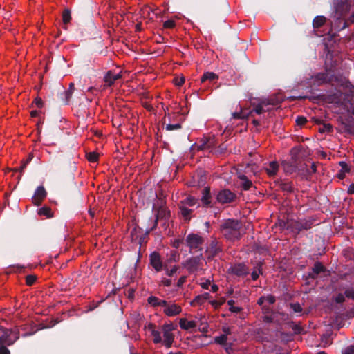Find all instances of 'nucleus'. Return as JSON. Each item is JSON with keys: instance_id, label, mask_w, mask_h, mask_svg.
I'll list each match as a JSON object with an SVG mask.
<instances>
[{"instance_id": "nucleus-35", "label": "nucleus", "mask_w": 354, "mask_h": 354, "mask_svg": "<svg viewBox=\"0 0 354 354\" xmlns=\"http://www.w3.org/2000/svg\"><path fill=\"white\" fill-rule=\"evenodd\" d=\"M140 231H141V229L140 227H138V226H135L132 229V230L131 231V234H130L132 241L139 240V243H141V242L142 241V238L140 237L138 234L139 232H140Z\"/></svg>"}, {"instance_id": "nucleus-50", "label": "nucleus", "mask_w": 354, "mask_h": 354, "mask_svg": "<svg viewBox=\"0 0 354 354\" xmlns=\"http://www.w3.org/2000/svg\"><path fill=\"white\" fill-rule=\"evenodd\" d=\"M36 276L30 274L27 275L26 277V283L28 286H32L36 281Z\"/></svg>"}, {"instance_id": "nucleus-6", "label": "nucleus", "mask_w": 354, "mask_h": 354, "mask_svg": "<svg viewBox=\"0 0 354 354\" xmlns=\"http://www.w3.org/2000/svg\"><path fill=\"white\" fill-rule=\"evenodd\" d=\"M186 243L189 248V252L191 253L193 250L196 251H202V245L204 239L196 234H189L186 237Z\"/></svg>"}, {"instance_id": "nucleus-48", "label": "nucleus", "mask_w": 354, "mask_h": 354, "mask_svg": "<svg viewBox=\"0 0 354 354\" xmlns=\"http://www.w3.org/2000/svg\"><path fill=\"white\" fill-rule=\"evenodd\" d=\"M225 302V298H221L219 300H212L210 301V304L214 308H218L221 306Z\"/></svg>"}, {"instance_id": "nucleus-14", "label": "nucleus", "mask_w": 354, "mask_h": 354, "mask_svg": "<svg viewBox=\"0 0 354 354\" xmlns=\"http://www.w3.org/2000/svg\"><path fill=\"white\" fill-rule=\"evenodd\" d=\"M330 84L335 86L346 87L347 80L342 75L333 73L330 71Z\"/></svg>"}, {"instance_id": "nucleus-12", "label": "nucleus", "mask_w": 354, "mask_h": 354, "mask_svg": "<svg viewBox=\"0 0 354 354\" xmlns=\"http://www.w3.org/2000/svg\"><path fill=\"white\" fill-rule=\"evenodd\" d=\"M206 252L208 253V259H212L216 257L218 253L222 252V248L218 241L212 240L209 246L207 247Z\"/></svg>"}, {"instance_id": "nucleus-23", "label": "nucleus", "mask_w": 354, "mask_h": 354, "mask_svg": "<svg viewBox=\"0 0 354 354\" xmlns=\"http://www.w3.org/2000/svg\"><path fill=\"white\" fill-rule=\"evenodd\" d=\"M12 345V342L6 336L0 335V354H11L8 347Z\"/></svg>"}, {"instance_id": "nucleus-25", "label": "nucleus", "mask_w": 354, "mask_h": 354, "mask_svg": "<svg viewBox=\"0 0 354 354\" xmlns=\"http://www.w3.org/2000/svg\"><path fill=\"white\" fill-rule=\"evenodd\" d=\"M147 302L153 307L163 306L167 304V301L160 299L156 296H150L147 299Z\"/></svg>"}, {"instance_id": "nucleus-31", "label": "nucleus", "mask_w": 354, "mask_h": 354, "mask_svg": "<svg viewBox=\"0 0 354 354\" xmlns=\"http://www.w3.org/2000/svg\"><path fill=\"white\" fill-rule=\"evenodd\" d=\"M74 90H75V85L73 83L71 82L69 84V87H68V90H66L64 92L65 104H69L70 100L72 97Z\"/></svg>"}, {"instance_id": "nucleus-10", "label": "nucleus", "mask_w": 354, "mask_h": 354, "mask_svg": "<svg viewBox=\"0 0 354 354\" xmlns=\"http://www.w3.org/2000/svg\"><path fill=\"white\" fill-rule=\"evenodd\" d=\"M163 313L168 317H174L179 315L182 312V308L180 305L175 303H168L163 306Z\"/></svg>"}, {"instance_id": "nucleus-24", "label": "nucleus", "mask_w": 354, "mask_h": 354, "mask_svg": "<svg viewBox=\"0 0 354 354\" xmlns=\"http://www.w3.org/2000/svg\"><path fill=\"white\" fill-rule=\"evenodd\" d=\"M1 330L3 331V334L1 335L6 336L7 339H8L12 342V345L19 338V335L18 331L8 330L5 328H1Z\"/></svg>"}, {"instance_id": "nucleus-51", "label": "nucleus", "mask_w": 354, "mask_h": 354, "mask_svg": "<svg viewBox=\"0 0 354 354\" xmlns=\"http://www.w3.org/2000/svg\"><path fill=\"white\" fill-rule=\"evenodd\" d=\"M345 295L344 293H339L335 297H333L334 301L337 304H342L345 301Z\"/></svg>"}, {"instance_id": "nucleus-54", "label": "nucleus", "mask_w": 354, "mask_h": 354, "mask_svg": "<svg viewBox=\"0 0 354 354\" xmlns=\"http://www.w3.org/2000/svg\"><path fill=\"white\" fill-rule=\"evenodd\" d=\"M291 328L295 335L301 334V332L303 331V328L298 324H292V326H291Z\"/></svg>"}, {"instance_id": "nucleus-63", "label": "nucleus", "mask_w": 354, "mask_h": 354, "mask_svg": "<svg viewBox=\"0 0 354 354\" xmlns=\"http://www.w3.org/2000/svg\"><path fill=\"white\" fill-rule=\"evenodd\" d=\"M266 301H268L270 304H272L276 301V298L272 295H268L266 296Z\"/></svg>"}, {"instance_id": "nucleus-22", "label": "nucleus", "mask_w": 354, "mask_h": 354, "mask_svg": "<svg viewBox=\"0 0 354 354\" xmlns=\"http://www.w3.org/2000/svg\"><path fill=\"white\" fill-rule=\"evenodd\" d=\"M326 271V268L321 262L317 261L314 263L313 267L310 272H308V277L311 279H316L319 274Z\"/></svg>"}, {"instance_id": "nucleus-16", "label": "nucleus", "mask_w": 354, "mask_h": 354, "mask_svg": "<svg viewBox=\"0 0 354 354\" xmlns=\"http://www.w3.org/2000/svg\"><path fill=\"white\" fill-rule=\"evenodd\" d=\"M122 77L121 73H115L113 71H108L104 76L106 86H111L115 82Z\"/></svg>"}, {"instance_id": "nucleus-5", "label": "nucleus", "mask_w": 354, "mask_h": 354, "mask_svg": "<svg viewBox=\"0 0 354 354\" xmlns=\"http://www.w3.org/2000/svg\"><path fill=\"white\" fill-rule=\"evenodd\" d=\"M176 328V326H174L171 322L169 324H165L162 326L164 337L162 343L167 348H169L172 346L174 340V335L172 333V331L174 330Z\"/></svg>"}, {"instance_id": "nucleus-53", "label": "nucleus", "mask_w": 354, "mask_h": 354, "mask_svg": "<svg viewBox=\"0 0 354 354\" xmlns=\"http://www.w3.org/2000/svg\"><path fill=\"white\" fill-rule=\"evenodd\" d=\"M290 308L295 313H301L302 308L299 303L290 304Z\"/></svg>"}, {"instance_id": "nucleus-28", "label": "nucleus", "mask_w": 354, "mask_h": 354, "mask_svg": "<svg viewBox=\"0 0 354 354\" xmlns=\"http://www.w3.org/2000/svg\"><path fill=\"white\" fill-rule=\"evenodd\" d=\"M218 79V76L213 72L204 73L201 77V82L204 83L206 81H209L210 83L214 82L215 80Z\"/></svg>"}, {"instance_id": "nucleus-59", "label": "nucleus", "mask_w": 354, "mask_h": 354, "mask_svg": "<svg viewBox=\"0 0 354 354\" xmlns=\"http://www.w3.org/2000/svg\"><path fill=\"white\" fill-rule=\"evenodd\" d=\"M35 104V106L39 109L41 108L44 105L43 100L40 97H36L32 102V104Z\"/></svg>"}, {"instance_id": "nucleus-7", "label": "nucleus", "mask_w": 354, "mask_h": 354, "mask_svg": "<svg viewBox=\"0 0 354 354\" xmlns=\"http://www.w3.org/2000/svg\"><path fill=\"white\" fill-rule=\"evenodd\" d=\"M338 122L344 132L349 135H354V118L352 115L340 117Z\"/></svg>"}, {"instance_id": "nucleus-43", "label": "nucleus", "mask_w": 354, "mask_h": 354, "mask_svg": "<svg viewBox=\"0 0 354 354\" xmlns=\"http://www.w3.org/2000/svg\"><path fill=\"white\" fill-rule=\"evenodd\" d=\"M205 139L207 142V149H211L216 146V142L214 136L205 137Z\"/></svg>"}, {"instance_id": "nucleus-29", "label": "nucleus", "mask_w": 354, "mask_h": 354, "mask_svg": "<svg viewBox=\"0 0 354 354\" xmlns=\"http://www.w3.org/2000/svg\"><path fill=\"white\" fill-rule=\"evenodd\" d=\"M279 169V164L277 161H272L269 164V167L266 168V172L269 176L277 175Z\"/></svg>"}, {"instance_id": "nucleus-64", "label": "nucleus", "mask_w": 354, "mask_h": 354, "mask_svg": "<svg viewBox=\"0 0 354 354\" xmlns=\"http://www.w3.org/2000/svg\"><path fill=\"white\" fill-rule=\"evenodd\" d=\"M344 354H354V345H351L346 347Z\"/></svg>"}, {"instance_id": "nucleus-18", "label": "nucleus", "mask_w": 354, "mask_h": 354, "mask_svg": "<svg viewBox=\"0 0 354 354\" xmlns=\"http://www.w3.org/2000/svg\"><path fill=\"white\" fill-rule=\"evenodd\" d=\"M301 147H295L290 150V160L292 162H294V163H296V165L301 166L303 165V169L304 170V167H307L306 164H301V156L300 153L301 151Z\"/></svg>"}, {"instance_id": "nucleus-37", "label": "nucleus", "mask_w": 354, "mask_h": 354, "mask_svg": "<svg viewBox=\"0 0 354 354\" xmlns=\"http://www.w3.org/2000/svg\"><path fill=\"white\" fill-rule=\"evenodd\" d=\"M180 213L182 216L187 220H189L190 218V214L192 212V210L186 207L184 205H182L179 207Z\"/></svg>"}, {"instance_id": "nucleus-11", "label": "nucleus", "mask_w": 354, "mask_h": 354, "mask_svg": "<svg viewBox=\"0 0 354 354\" xmlns=\"http://www.w3.org/2000/svg\"><path fill=\"white\" fill-rule=\"evenodd\" d=\"M47 196V192L44 188V186L41 185L39 186L35 192V194L32 198V203L36 206H39L42 201L44 200V198Z\"/></svg>"}, {"instance_id": "nucleus-42", "label": "nucleus", "mask_w": 354, "mask_h": 354, "mask_svg": "<svg viewBox=\"0 0 354 354\" xmlns=\"http://www.w3.org/2000/svg\"><path fill=\"white\" fill-rule=\"evenodd\" d=\"M87 160L91 162H95L97 161L99 155L96 152H89L86 154Z\"/></svg>"}, {"instance_id": "nucleus-33", "label": "nucleus", "mask_w": 354, "mask_h": 354, "mask_svg": "<svg viewBox=\"0 0 354 354\" xmlns=\"http://www.w3.org/2000/svg\"><path fill=\"white\" fill-rule=\"evenodd\" d=\"M326 21V18L324 16H317L313 21V26L314 28H319L323 26Z\"/></svg>"}, {"instance_id": "nucleus-52", "label": "nucleus", "mask_w": 354, "mask_h": 354, "mask_svg": "<svg viewBox=\"0 0 354 354\" xmlns=\"http://www.w3.org/2000/svg\"><path fill=\"white\" fill-rule=\"evenodd\" d=\"M263 102H265L266 106H268V105L275 106L279 103V100L274 98L263 100Z\"/></svg>"}, {"instance_id": "nucleus-30", "label": "nucleus", "mask_w": 354, "mask_h": 354, "mask_svg": "<svg viewBox=\"0 0 354 354\" xmlns=\"http://www.w3.org/2000/svg\"><path fill=\"white\" fill-rule=\"evenodd\" d=\"M238 177L241 180V187L244 190H249L252 186V181L249 180L248 177L244 174H239Z\"/></svg>"}, {"instance_id": "nucleus-57", "label": "nucleus", "mask_w": 354, "mask_h": 354, "mask_svg": "<svg viewBox=\"0 0 354 354\" xmlns=\"http://www.w3.org/2000/svg\"><path fill=\"white\" fill-rule=\"evenodd\" d=\"M261 265H259V268H258L259 272H257V270H254L251 274V277L253 281H256L258 278L260 274H261Z\"/></svg>"}, {"instance_id": "nucleus-62", "label": "nucleus", "mask_w": 354, "mask_h": 354, "mask_svg": "<svg viewBox=\"0 0 354 354\" xmlns=\"http://www.w3.org/2000/svg\"><path fill=\"white\" fill-rule=\"evenodd\" d=\"M33 155L32 153H30L26 160V161L23 163L22 166L21 167V170H23L26 165L32 160Z\"/></svg>"}, {"instance_id": "nucleus-21", "label": "nucleus", "mask_w": 354, "mask_h": 354, "mask_svg": "<svg viewBox=\"0 0 354 354\" xmlns=\"http://www.w3.org/2000/svg\"><path fill=\"white\" fill-rule=\"evenodd\" d=\"M150 264L157 272L162 269V263L158 252H153L150 254Z\"/></svg>"}, {"instance_id": "nucleus-26", "label": "nucleus", "mask_w": 354, "mask_h": 354, "mask_svg": "<svg viewBox=\"0 0 354 354\" xmlns=\"http://www.w3.org/2000/svg\"><path fill=\"white\" fill-rule=\"evenodd\" d=\"M339 165L342 169L337 174V176L339 179L342 180L345 178V173H349L351 169L348 164L344 161H340Z\"/></svg>"}, {"instance_id": "nucleus-19", "label": "nucleus", "mask_w": 354, "mask_h": 354, "mask_svg": "<svg viewBox=\"0 0 354 354\" xmlns=\"http://www.w3.org/2000/svg\"><path fill=\"white\" fill-rule=\"evenodd\" d=\"M313 225V221L312 220H304L295 222L292 225V230H295L299 233L301 230L310 229Z\"/></svg>"}, {"instance_id": "nucleus-46", "label": "nucleus", "mask_w": 354, "mask_h": 354, "mask_svg": "<svg viewBox=\"0 0 354 354\" xmlns=\"http://www.w3.org/2000/svg\"><path fill=\"white\" fill-rule=\"evenodd\" d=\"M232 115L234 119H247L248 118V114H244L241 111L232 113Z\"/></svg>"}, {"instance_id": "nucleus-4", "label": "nucleus", "mask_w": 354, "mask_h": 354, "mask_svg": "<svg viewBox=\"0 0 354 354\" xmlns=\"http://www.w3.org/2000/svg\"><path fill=\"white\" fill-rule=\"evenodd\" d=\"M202 260L203 256L200 254L187 259L183 263V266L189 273H194L201 269Z\"/></svg>"}, {"instance_id": "nucleus-9", "label": "nucleus", "mask_w": 354, "mask_h": 354, "mask_svg": "<svg viewBox=\"0 0 354 354\" xmlns=\"http://www.w3.org/2000/svg\"><path fill=\"white\" fill-rule=\"evenodd\" d=\"M281 167L285 172L286 174L290 175L293 174L294 172L301 171H304L303 169V165L299 166L296 165V163H294V162H292L291 160H283L281 161Z\"/></svg>"}, {"instance_id": "nucleus-27", "label": "nucleus", "mask_w": 354, "mask_h": 354, "mask_svg": "<svg viewBox=\"0 0 354 354\" xmlns=\"http://www.w3.org/2000/svg\"><path fill=\"white\" fill-rule=\"evenodd\" d=\"M180 327L183 330H189L196 326V324L194 321H188L185 318H181L179 320Z\"/></svg>"}, {"instance_id": "nucleus-36", "label": "nucleus", "mask_w": 354, "mask_h": 354, "mask_svg": "<svg viewBox=\"0 0 354 354\" xmlns=\"http://www.w3.org/2000/svg\"><path fill=\"white\" fill-rule=\"evenodd\" d=\"M181 203L184 205H187L192 207L198 203V201L195 197L189 196L186 197L183 201H182Z\"/></svg>"}, {"instance_id": "nucleus-20", "label": "nucleus", "mask_w": 354, "mask_h": 354, "mask_svg": "<svg viewBox=\"0 0 354 354\" xmlns=\"http://www.w3.org/2000/svg\"><path fill=\"white\" fill-rule=\"evenodd\" d=\"M169 216L170 212L168 209L162 207H158L156 215L154 225L151 227V230H153L156 227L159 219L167 220L169 218Z\"/></svg>"}, {"instance_id": "nucleus-61", "label": "nucleus", "mask_w": 354, "mask_h": 354, "mask_svg": "<svg viewBox=\"0 0 354 354\" xmlns=\"http://www.w3.org/2000/svg\"><path fill=\"white\" fill-rule=\"evenodd\" d=\"M178 270V267L177 266H174L171 270H169L168 268H165V270H166V274L167 275L171 277L172 276L174 273L176 272Z\"/></svg>"}, {"instance_id": "nucleus-55", "label": "nucleus", "mask_w": 354, "mask_h": 354, "mask_svg": "<svg viewBox=\"0 0 354 354\" xmlns=\"http://www.w3.org/2000/svg\"><path fill=\"white\" fill-rule=\"evenodd\" d=\"M176 24L174 20H167L163 24V27L165 28H173L175 26Z\"/></svg>"}, {"instance_id": "nucleus-34", "label": "nucleus", "mask_w": 354, "mask_h": 354, "mask_svg": "<svg viewBox=\"0 0 354 354\" xmlns=\"http://www.w3.org/2000/svg\"><path fill=\"white\" fill-rule=\"evenodd\" d=\"M37 213L40 216H45L46 218H50L53 216L52 209L50 207L44 206L37 210Z\"/></svg>"}, {"instance_id": "nucleus-1", "label": "nucleus", "mask_w": 354, "mask_h": 354, "mask_svg": "<svg viewBox=\"0 0 354 354\" xmlns=\"http://www.w3.org/2000/svg\"><path fill=\"white\" fill-rule=\"evenodd\" d=\"M221 230L225 239L230 241L239 240L241 236V223L236 219H227L221 225Z\"/></svg>"}, {"instance_id": "nucleus-2", "label": "nucleus", "mask_w": 354, "mask_h": 354, "mask_svg": "<svg viewBox=\"0 0 354 354\" xmlns=\"http://www.w3.org/2000/svg\"><path fill=\"white\" fill-rule=\"evenodd\" d=\"M333 6L335 13L338 15L337 19L342 22L341 18L344 17L351 9L349 0H334ZM348 26L347 21H343V26L340 29L346 28Z\"/></svg>"}, {"instance_id": "nucleus-56", "label": "nucleus", "mask_w": 354, "mask_h": 354, "mask_svg": "<svg viewBox=\"0 0 354 354\" xmlns=\"http://www.w3.org/2000/svg\"><path fill=\"white\" fill-rule=\"evenodd\" d=\"M307 122V119L304 116H298L296 119V123L299 126H303Z\"/></svg>"}, {"instance_id": "nucleus-13", "label": "nucleus", "mask_w": 354, "mask_h": 354, "mask_svg": "<svg viewBox=\"0 0 354 354\" xmlns=\"http://www.w3.org/2000/svg\"><path fill=\"white\" fill-rule=\"evenodd\" d=\"M229 272L238 277H244L248 274V270L244 263H238L232 266Z\"/></svg>"}, {"instance_id": "nucleus-41", "label": "nucleus", "mask_w": 354, "mask_h": 354, "mask_svg": "<svg viewBox=\"0 0 354 354\" xmlns=\"http://www.w3.org/2000/svg\"><path fill=\"white\" fill-rule=\"evenodd\" d=\"M151 335L153 337V342L155 344H158L162 342L160 331L157 330H153Z\"/></svg>"}, {"instance_id": "nucleus-15", "label": "nucleus", "mask_w": 354, "mask_h": 354, "mask_svg": "<svg viewBox=\"0 0 354 354\" xmlns=\"http://www.w3.org/2000/svg\"><path fill=\"white\" fill-rule=\"evenodd\" d=\"M330 70H326L325 72L317 73L314 76V81L318 86L327 83L330 84Z\"/></svg>"}, {"instance_id": "nucleus-44", "label": "nucleus", "mask_w": 354, "mask_h": 354, "mask_svg": "<svg viewBox=\"0 0 354 354\" xmlns=\"http://www.w3.org/2000/svg\"><path fill=\"white\" fill-rule=\"evenodd\" d=\"M344 295L348 299H351L354 300V288L350 287L346 288L344 291Z\"/></svg>"}, {"instance_id": "nucleus-32", "label": "nucleus", "mask_w": 354, "mask_h": 354, "mask_svg": "<svg viewBox=\"0 0 354 354\" xmlns=\"http://www.w3.org/2000/svg\"><path fill=\"white\" fill-rule=\"evenodd\" d=\"M315 122L318 124H322V127L319 128L320 133H330L333 131V126L330 123H322V120L317 119Z\"/></svg>"}, {"instance_id": "nucleus-45", "label": "nucleus", "mask_w": 354, "mask_h": 354, "mask_svg": "<svg viewBox=\"0 0 354 354\" xmlns=\"http://www.w3.org/2000/svg\"><path fill=\"white\" fill-rule=\"evenodd\" d=\"M227 145H225V143H223L218 147V148L215 151V153L219 155L224 154L227 151Z\"/></svg>"}, {"instance_id": "nucleus-8", "label": "nucleus", "mask_w": 354, "mask_h": 354, "mask_svg": "<svg viewBox=\"0 0 354 354\" xmlns=\"http://www.w3.org/2000/svg\"><path fill=\"white\" fill-rule=\"evenodd\" d=\"M274 183L284 193V195L293 194L297 190L293 183L288 180L278 179L274 181Z\"/></svg>"}, {"instance_id": "nucleus-3", "label": "nucleus", "mask_w": 354, "mask_h": 354, "mask_svg": "<svg viewBox=\"0 0 354 354\" xmlns=\"http://www.w3.org/2000/svg\"><path fill=\"white\" fill-rule=\"evenodd\" d=\"M216 202L224 205L234 202L236 198V194L229 189H222L214 192Z\"/></svg>"}, {"instance_id": "nucleus-17", "label": "nucleus", "mask_w": 354, "mask_h": 354, "mask_svg": "<svg viewBox=\"0 0 354 354\" xmlns=\"http://www.w3.org/2000/svg\"><path fill=\"white\" fill-rule=\"evenodd\" d=\"M212 194L209 187H205L202 191L201 201L205 207H212Z\"/></svg>"}, {"instance_id": "nucleus-40", "label": "nucleus", "mask_w": 354, "mask_h": 354, "mask_svg": "<svg viewBox=\"0 0 354 354\" xmlns=\"http://www.w3.org/2000/svg\"><path fill=\"white\" fill-rule=\"evenodd\" d=\"M227 340V337H226V335H221L220 336H216L214 337L215 343L222 346L226 344Z\"/></svg>"}, {"instance_id": "nucleus-38", "label": "nucleus", "mask_w": 354, "mask_h": 354, "mask_svg": "<svg viewBox=\"0 0 354 354\" xmlns=\"http://www.w3.org/2000/svg\"><path fill=\"white\" fill-rule=\"evenodd\" d=\"M265 107H266L265 102L263 101H261L258 104L255 106L254 108V111L257 114H261L263 112H266Z\"/></svg>"}, {"instance_id": "nucleus-49", "label": "nucleus", "mask_w": 354, "mask_h": 354, "mask_svg": "<svg viewBox=\"0 0 354 354\" xmlns=\"http://www.w3.org/2000/svg\"><path fill=\"white\" fill-rule=\"evenodd\" d=\"M278 225L282 229H290L291 228L292 230V224H289L288 222L284 221L283 220H279L278 221Z\"/></svg>"}, {"instance_id": "nucleus-39", "label": "nucleus", "mask_w": 354, "mask_h": 354, "mask_svg": "<svg viewBox=\"0 0 354 354\" xmlns=\"http://www.w3.org/2000/svg\"><path fill=\"white\" fill-rule=\"evenodd\" d=\"M71 19V10L68 8L64 9L62 13V21L64 24H67Z\"/></svg>"}, {"instance_id": "nucleus-47", "label": "nucleus", "mask_w": 354, "mask_h": 354, "mask_svg": "<svg viewBox=\"0 0 354 354\" xmlns=\"http://www.w3.org/2000/svg\"><path fill=\"white\" fill-rule=\"evenodd\" d=\"M182 126L180 123H176L174 124H167L165 127V129L167 131H174V130H178L181 129Z\"/></svg>"}, {"instance_id": "nucleus-58", "label": "nucleus", "mask_w": 354, "mask_h": 354, "mask_svg": "<svg viewBox=\"0 0 354 354\" xmlns=\"http://www.w3.org/2000/svg\"><path fill=\"white\" fill-rule=\"evenodd\" d=\"M201 144L198 146V150H204L205 149H207V142L206 141L205 138H203L201 140Z\"/></svg>"}, {"instance_id": "nucleus-60", "label": "nucleus", "mask_w": 354, "mask_h": 354, "mask_svg": "<svg viewBox=\"0 0 354 354\" xmlns=\"http://www.w3.org/2000/svg\"><path fill=\"white\" fill-rule=\"evenodd\" d=\"M174 81L176 86H180L185 83V77H176L174 78Z\"/></svg>"}]
</instances>
